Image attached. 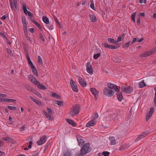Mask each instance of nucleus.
Listing matches in <instances>:
<instances>
[{
  "mask_svg": "<svg viewBox=\"0 0 156 156\" xmlns=\"http://www.w3.org/2000/svg\"><path fill=\"white\" fill-rule=\"evenodd\" d=\"M90 144L89 143H87L84 144L81 149L80 152L76 154V156H83L87 153L90 151Z\"/></svg>",
  "mask_w": 156,
  "mask_h": 156,
  "instance_id": "1",
  "label": "nucleus"
},
{
  "mask_svg": "<svg viewBox=\"0 0 156 156\" xmlns=\"http://www.w3.org/2000/svg\"><path fill=\"white\" fill-rule=\"evenodd\" d=\"M80 108V107L79 105H73L70 109L69 114L73 117L77 115L79 112Z\"/></svg>",
  "mask_w": 156,
  "mask_h": 156,
  "instance_id": "2",
  "label": "nucleus"
},
{
  "mask_svg": "<svg viewBox=\"0 0 156 156\" xmlns=\"http://www.w3.org/2000/svg\"><path fill=\"white\" fill-rule=\"evenodd\" d=\"M156 52V46L150 51H145L144 53L139 55V57L141 58L147 57L154 54Z\"/></svg>",
  "mask_w": 156,
  "mask_h": 156,
  "instance_id": "3",
  "label": "nucleus"
},
{
  "mask_svg": "<svg viewBox=\"0 0 156 156\" xmlns=\"http://www.w3.org/2000/svg\"><path fill=\"white\" fill-rule=\"evenodd\" d=\"M103 93L106 96L111 97L114 95L115 91L113 90L105 88L103 90Z\"/></svg>",
  "mask_w": 156,
  "mask_h": 156,
  "instance_id": "4",
  "label": "nucleus"
},
{
  "mask_svg": "<svg viewBox=\"0 0 156 156\" xmlns=\"http://www.w3.org/2000/svg\"><path fill=\"white\" fill-rule=\"evenodd\" d=\"M121 89L123 92L127 94L131 93L133 91V88L129 86H122L121 87Z\"/></svg>",
  "mask_w": 156,
  "mask_h": 156,
  "instance_id": "5",
  "label": "nucleus"
},
{
  "mask_svg": "<svg viewBox=\"0 0 156 156\" xmlns=\"http://www.w3.org/2000/svg\"><path fill=\"white\" fill-rule=\"evenodd\" d=\"M107 86L110 89H114L116 92H119V89L118 88L116 85L112 83H108Z\"/></svg>",
  "mask_w": 156,
  "mask_h": 156,
  "instance_id": "6",
  "label": "nucleus"
},
{
  "mask_svg": "<svg viewBox=\"0 0 156 156\" xmlns=\"http://www.w3.org/2000/svg\"><path fill=\"white\" fill-rule=\"evenodd\" d=\"M86 69L87 73L90 74L92 75L93 73V70L92 67L90 62L87 63L86 66Z\"/></svg>",
  "mask_w": 156,
  "mask_h": 156,
  "instance_id": "7",
  "label": "nucleus"
},
{
  "mask_svg": "<svg viewBox=\"0 0 156 156\" xmlns=\"http://www.w3.org/2000/svg\"><path fill=\"white\" fill-rule=\"evenodd\" d=\"M70 84L73 90L74 91L77 92L78 91L77 85L73 80H71Z\"/></svg>",
  "mask_w": 156,
  "mask_h": 156,
  "instance_id": "8",
  "label": "nucleus"
},
{
  "mask_svg": "<svg viewBox=\"0 0 156 156\" xmlns=\"http://www.w3.org/2000/svg\"><path fill=\"white\" fill-rule=\"evenodd\" d=\"M108 120L111 122H113L117 118V114L116 113L111 114L108 115Z\"/></svg>",
  "mask_w": 156,
  "mask_h": 156,
  "instance_id": "9",
  "label": "nucleus"
},
{
  "mask_svg": "<svg viewBox=\"0 0 156 156\" xmlns=\"http://www.w3.org/2000/svg\"><path fill=\"white\" fill-rule=\"evenodd\" d=\"M10 3V7L12 9H17V5L16 0H9Z\"/></svg>",
  "mask_w": 156,
  "mask_h": 156,
  "instance_id": "10",
  "label": "nucleus"
},
{
  "mask_svg": "<svg viewBox=\"0 0 156 156\" xmlns=\"http://www.w3.org/2000/svg\"><path fill=\"white\" fill-rule=\"evenodd\" d=\"M22 21L24 32H26L27 33V21L25 17H22Z\"/></svg>",
  "mask_w": 156,
  "mask_h": 156,
  "instance_id": "11",
  "label": "nucleus"
},
{
  "mask_svg": "<svg viewBox=\"0 0 156 156\" xmlns=\"http://www.w3.org/2000/svg\"><path fill=\"white\" fill-rule=\"evenodd\" d=\"M25 51L26 53V55L27 57V59L28 64L30 66V67H31L34 66L33 65L32 62L30 59V57L29 56L27 50L25 49Z\"/></svg>",
  "mask_w": 156,
  "mask_h": 156,
  "instance_id": "12",
  "label": "nucleus"
},
{
  "mask_svg": "<svg viewBox=\"0 0 156 156\" xmlns=\"http://www.w3.org/2000/svg\"><path fill=\"white\" fill-rule=\"evenodd\" d=\"M46 139L47 138L45 136L41 137L40 139L37 141V144L40 145L43 144L46 142Z\"/></svg>",
  "mask_w": 156,
  "mask_h": 156,
  "instance_id": "13",
  "label": "nucleus"
},
{
  "mask_svg": "<svg viewBox=\"0 0 156 156\" xmlns=\"http://www.w3.org/2000/svg\"><path fill=\"white\" fill-rule=\"evenodd\" d=\"M77 140L78 142V145L80 147L82 146L84 144V142L82 137L79 136L77 137Z\"/></svg>",
  "mask_w": 156,
  "mask_h": 156,
  "instance_id": "14",
  "label": "nucleus"
},
{
  "mask_svg": "<svg viewBox=\"0 0 156 156\" xmlns=\"http://www.w3.org/2000/svg\"><path fill=\"white\" fill-rule=\"evenodd\" d=\"M90 91L91 93L94 95L95 98L96 99L98 95V92L95 88H91L90 89Z\"/></svg>",
  "mask_w": 156,
  "mask_h": 156,
  "instance_id": "15",
  "label": "nucleus"
},
{
  "mask_svg": "<svg viewBox=\"0 0 156 156\" xmlns=\"http://www.w3.org/2000/svg\"><path fill=\"white\" fill-rule=\"evenodd\" d=\"M43 112L46 117L49 120H52L54 119V117L48 113L45 110H43Z\"/></svg>",
  "mask_w": 156,
  "mask_h": 156,
  "instance_id": "16",
  "label": "nucleus"
},
{
  "mask_svg": "<svg viewBox=\"0 0 156 156\" xmlns=\"http://www.w3.org/2000/svg\"><path fill=\"white\" fill-rule=\"evenodd\" d=\"M78 81L82 87H85L86 86L87 83L86 81L81 78H79Z\"/></svg>",
  "mask_w": 156,
  "mask_h": 156,
  "instance_id": "17",
  "label": "nucleus"
},
{
  "mask_svg": "<svg viewBox=\"0 0 156 156\" xmlns=\"http://www.w3.org/2000/svg\"><path fill=\"white\" fill-rule=\"evenodd\" d=\"M96 124V121L92 119L87 123L86 126L87 127H89L93 126L95 125Z\"/></svg>",
  "mask_w": 156,
  "mask_h": 156,
  "instance_id": "18",
  "label": "nucleus"
},
{
  "mask_svg": "<svg viewBox=\"0 0 156 156\" xmlns=\"http://www.w3.org/2000/svg\"><path fill=\"white\" fill-rule=\"evenodd\" d=\"M66 121L69 123V124L75 127L76 126L77 124L73 120L69 119H66Z\"/></svg>",
  "mask_w": 156,
  "mask_h": 156,
  "instance_id": "19",
  "label": "nucleus"
},
{
  "mask_svg": "<svg viewBox=\"0 0 156 156\" xmlns=\"http://www.w3.org/2000/svg\"><path fill=\"white\" fill-rule=\"evenodd\" d=\"M21 8L23 11L25 13L27 11H28L27 9V5L25 2H23L21 4Z\"/></svg>",
  "mask_w": 156,
  "mask_h": 156,
  "instance_id": "20",
  "label": "nucleus"
},
{
  "mask_svg": "<svg viewBox=\"0 0 156 156\" xmlns=\"http://www.w3.org/2000/svg\"><path fill=\"white\" fill-rule=\"evenodd\" d=\"M31 82L35 85L40 84L39 82L34 77H31L30 78Z\"/></svg>",
  "mask_w": 156,
  "mask_h": 156,
  "instance_id": "21",
  "label": "nucleus"
},
{
  "mask_svg": "<svg viewBox=\"0 0 156 156\" xmlns=\"http://www.w3.org/2000/svg\"><path fill=\"white\" fill-rule=\"evenodd\" d=\"M109 140L110 141L111 145H115L116 144V140L114 137H111L109 138Z\"/></svg>",
  "mask_w": 156,
  "mask_h": 156,
  "instance_id": "22",
  "label": "nucleus"
},
{
  "mask_svg": "<svg viewBox=\"0 0 156 156\" xmlns=\"http://www.w3.org/2000/svg\"><path fill=\"white\" fill-rule=\"evenodd\" d=\"M31 68L32 70L33 73L36 76H38V74L37 71V69L35 67V66H34Z\"/></svg>",
  "mask_w": 156,
  "mask_h": 156,
  "instance_id": "23",
  "label": "nucleus"
},
{
  "mask_svg": "<svg viewBox=\"0 0 156 156\" xmlns=\"http://www.w3.org/2000/svg\"><path fill=\"white\" fill-rule=\"evenodd\" d=\"M98 117V113L96 112H95L91 116L92 119L96 121Z\"/></svg>",
  "mask_w": 156,
  "mask_h": 156,
  "instance_id": "24",
  "label": "nucleus"
},
{
  "mask_svg": "<svg viewBox=\"0 0 156 156\" xmlns=\"http://www.w3.org/2000/svg\"><path fill=\"white\" fill-rule=\"evenodd\" d=\"M42 20L46 24H49V20L46 16H43L42 17Z\"/></svg>",
  "mask_w": 156,
  "mask_h": 156,
  "instance_id": "25",
  "label": "nucleus"
},
{
  "mask_svg": "<svg viewBox=\"0 0 156 156\" xmlns=\"http://www.w3.org/2000/svg\"><path fill=\"white\" fill-rule=\"evenodd\" d=\"M139 87L141 88H143L146 86V85L144 82V80H142L139 83Z\"/></svg>",
  "mask_w": 156,
  "mask_h": 156,
  "instance_id": "26",
  "label": "nucleus"
},
{
  "mask_svg": "<svg viewBox=\"0 0 156 156\" xmlns=\"http://www.w3.org/2000/svg\"><path fill=\"white\" fill-rule=\"evenodd\" d=\"M90 20L92 22H94L96 20V16L94 15H90Z\"/></svg>",
  "mask_w": 156,
  "mask_h": 156,
  "instance_id": "27",
  "label": "nucleus"
},
{
  "mask_svg": "<svg viewBox=\"0 0 156 156\" xmlns=\"http://www.w3.org/2000/svg\"><path fill=\"white\" fill-rule=\"evenodd\" d=\"M2 139L4 141H7V142H10L12 141V139L8 137H2Z\"/></svg>",
  "mask_w": 156,
  "mask_h": 156,
  "instance_id": "28",
  "label": "nucleus"
},
{
  "mask_svg": "<svg viewBox=\"0 0 156 156\" xmlns=\"http://www.w3.org/2000/svg\"><path fill=\"white\" fill-rule=\"evenodd\" d=\"M117 98L119 101H122L123 99L122 95L121 93H119L117 94Z\"/></svg>",
  "mask_w": 156,
  "mask_h": 156,
  "instance_id": "29",
  "label": "nucleus"
},
{
  "mask_svg": "<svg viewBox=\"0 0 156 156\" xmlns=\"http://www.w3.org/2000/svg\"><path fill=\"white\" fill-rule=\"evenodd\" d=\"M148 133H148V131H145L143 132L140 135L143 138L147 136L148 135Z\"/></svg>",
  "mask_w": 156,
  "mask_h": 156,
  "instance_id": "30",
  "label": "nucleus"
},
{
  "mask_svg": "<svg viewBox=\"0 0 156 156\" xmlns=\"http://www.w3.org/2000/svg\"><path fill=\"white\" fill-rule=\"evenodd\" d=\"M108 41L111 43L114 44H116V41L114 39L111 38H108Z\"/></svg>",
  "mask_w": 156,
  "mask_h": 156,
  "instance_id": "31",
  "label": "nucleus"
},
{
  "mask_svg": "<svg viewBox=\"0 0 156 156\" xmlns=\"http://www.w3.org/2000/svg\"><path fill=\"white\" fill-rule=\"evenodd\" d=\"M55 104L60 106H62L63 104V103L62 101L56 100L55 101Z\"/></svg>",
  "mask_w": 156,
  "mask_h": 156,
  "instance_id": "32",
  "label": "nucleus"
},
{
  "mask_svg": "<svg viewBox=\"0 0 156 156\" xmlns=\"http://www.w3.org/2000/svg\"><path fill=\"white\" fill-rule=\"evenodd\" d=\"M152 115L151 114H150V113H148L147 112L146 117V121H147L150 119Z\"/></svg>",
  "mask_w": 156,
  "mask_h": 156,
  "instance_id": "33",
  "label": "nucleus"
},
{
  "mask_svg": "<svg viewBox=\"0 0 156 156\" xmlns=\"http://www.w3.org/2000/svg\"><path fill=\"white\" fill-rule=\"evenodd\" d=\"M15 101L14 99L5 98H4V101L7 102H13Z\"/></svg>",
  "mask_w": 156,
  "mask_h": 156,
  "instance_id": "34",
  "label": "nucleus"
},
{
  "mask_svg": "<svg viewBox=\"0 0 156 156\" xmlns=\"http://www.w3.org/2000/svg\"><path fill=\"white\" fill-rule=\"evenodd\" d=\"M34 23L36 25L39 29H41L42 27L36 21H34Z\"/></svg>",
  "mask_w": 156,
  "mask_h": 156,
  "instance_id": "35",
  "label": "nucleus"
},
{
  "mask_svg": "<svg viewBox=\"0 0 156 156\" xmlns=\"http://www.w3.org/2000/svg\"><path fill=\"white\" fill-rule=\"evenodd\" d=\"M131 43V41H129L126 43L124 45H123V48H127L129 46V44Z\"/></svg>",
  "mask_w": 156,
  "mask_h": 156,
  "instance_id": "36",
  "label": "nucleus"
},
{
  "mask_svg": "<svg viewBox=\"0 0 156 156\" xmlns=\"http://www.w3.org/2000/svg\"><path fill=\"white\" fill-rule=\"evenodd\" d=\"M38 84L39 87L40 89H43L45 90L47 89L46 87L45 86L43 85L42 84H40H40Z\"/></svg>",
  "mask_w": 156,
  "mask_h": 156,
  "instance_id": "37",
  "label": "nucleus"
},
{
  "mask_svg": "<svg viewBox=\"0 0 156 156\" xmlns=\"http://www.w3.org/2000/svg\"><path fill=\"white\" fill-rule=\"evenodd\" d=\"M47 110L48 112V113H49L51 115H52L53 114L54 112L51 108L48 107L47 108Z\"/></svg>",
  "mask_w": 156,
  "mask_h": 156,
  "instance_id": "38",
  "label": "nucleus"
},
{
  "mask_svg": "<svg viewBox=\"0 0 156 156\" xmlns=\"http://www.w3.org/2000/svg\"><path fill=\"white\" fill-rule=\"evenodd\" d=\"M136 13L135 12L133 14H132L131 17V19L134 22H135V18L136 16Z\"/></svg>",
  "mask_w": 156,
  "mask_h": 156,
  "instance_id": "39",
  "label": "nucleus"
},
{
  "mask_svg": "<svg viewBox=\"0 0 156 156\" xmlns=\"http://www.w3.org/2000/svg\"><path fill=\"white\" fill-rule=\"evenodd\" d=\"M101 54L100 53H98L97 54L94 55V58L95 59H97V58L100 56Z\"/></svg>",
  "mask_w": 156,
  "mask_h": 156,
  "instance_id": "40",
  "label": "nucleus"
},
{
  "mask_svg": "<svg viewBox=\"0 0 156 156\" xmlns=\"http://www.w3.org/2000/svg\"><path fill=\"white\" fill-rule=\"evenodd\" d=\"M51 96L52 97H56L57 98H60L58 94L55 93H53L51 94Z\"/></svg>",
  "mask_w": 156,
  "mask_h": 156,
  "instance_id": "41",
  "label": "nucleus"
},
{
  "mask_svg": "<svg viewBox=\"0 0 156 156\" xmlns=\"http://www.w3.org/2000/svg\"><path fill=\"white\" fill-rule=\"evenodd\" d=\"M26 15H28L29 16L31 17L33 16L32 14L29 11H27L25 13H24Z\"/></svg>",
  "mask_w": 156,
  "mask_h": 156,
  "instance_id": "42",
  "label": "nucleus"
},
{
  "mask_svg": "<svg viewBox=\"0 0 156 156\" xmlns=\"http://www.w3.org/2000/svg\"><path fill=\"white\" fill-rule=\"evenodd\" d=\"M154 90L155 91V96L154 98V105H156V87H154Z\"/></svg>",
  "mask_w": 156,
  "mask_h": 156,
  "instance_id": "43",
  "label": "nucleus"
},
{
  "mask_svg": "<svg viewBox=\"0 0 156 156\" xmlns=\"http://www.w3.org/2000/svg\"><path fill=\"white\" fill-rule=\"evenodd\" d=\"M38 62L39 63H41V64H42V59L40 56H38Z\"/></svg>",
  "mask_w": 156,
  "mask_h": 156,
  "instance_id": "44",
  "label": "nucleus"
},
{
  "mask_svg": "<svg viewBox=\"0 0 156 156\" xmlns=\"http://www.w3.org/2000/svg\"><path fill=\"white\" fill-rule=\"evenodd\" d=\"M118 48V47L117 46L110 45L109 49H117V48Z\"/></svg>",
  "mask_w": 156,
  "mask_h": 156,
  "instance_id": "45",
  "label": "nucleus"
},
{
  "mask_svg": "<svg viewBox=\"0 0 156 156\" xmlns=\"http://www.w3.org/2000/svg\"><path fill=\"white\" fill-rule=\"evenodd\" d=\"M123 39L121 36H119L118 38L117 41H116L117 43L119 41H122Z\"/></svg>",
  "mask_w": 156,
  "mask_h": 156,
  "instance_id": "46",
  "label": "nucleus"
},
{
  "mask_svg": "<svg viewBox=\"0 0 156 156\" xmlns=\"http://www.w3.org/2000/svg\"><path fill=\"white\" fill-rule=\"evenodd\" d=\"M48 28L50 30H52L54 28L53 25L51 24H48Z\"/></svg>",
  "mask_w": 156,
  "mask_h": 156,
  "instance_id": "47",
  "label": "nucleus"
},
{
  "mask_svg": "<svg viewBox=\"0 0 156 156\" xmlns=\"http://www.w3.org/2000/svg\"><path fill=\"white\" fill-rule=\"evenodd\" d=\"M24 34L25 35V36H26V39L28 41H31V39L28 36L27 32L24 33Z\"/></svg>",
  "mask_w": 156,
  "mask_h": 156,
  "instance_id": "48",
  "label": "nucleus"
},
{
  "mask_svg": "<svg viewBox=\"0 0 156 156\" xmlns=\"http://www.w3.org/2000/svg\"><path fill=\"white\" fill-rule=\"evenodd\" d=\"M8 108L9 109L11 110H15L16 109V107H12L10 106H8Z\"/></svg>",
  "mask_w": 156,
  "mask_h": 156,
  "instance_id": "49",
  "label": "nucleus"
},
{
  "mask_svg": "<svg viewBox=\"0 0 156 156\" xmlns=\"http://www.w3.org/2000/svg\"><path fill=\"white\" fill-rule=\"evenodd\" d=\"M154 112V108H151L150 110L148 112H147L148 113H150V114H151L152 115V114Z\"/></svg>",
  "mask_w": 156,
  "mask_h": 156,
  "instance_id": "50",
  "label": "nucleus"
},
{
  "mask_svg": "<svg viewBox=\"0 0 156 156\" xmlns=\"http://www.w3.org/2000/svg\"><path fill=\"white\" fill-rule=\"evenodd\" d=\"M39 37L41 39V40L43 41H45V39L44 37L41 34H39Z\"/></svg>",
  "mask_w": 156,
  "mask_h": 156,
  "instance_id": "51",
  "label": "nucleus"
},
{
  "mask_svg": "<svg viewBox=\"0 0 156 156\" xmlns=\"http://www.w3.org/2000/svg\"><path fill=\"white\" fill-rule=\"evenodd\" d=\"M142 139H143V138H142V136L140 135L138 136V137H137V138L135 139V141H138L140 140H141Z\"/></svg>",
  "mask_w": 156,
  "mask_h": 156,
  "instance_id": "52",
  "label": "nucleus"
},
{
  "mask_svg": "<svg viewBox=\"0 0 156 156\" xmlns=\"http://www.w3.org/2000/svg\"><path fill=\"white\" fill-rule=\"evenodd\" d=\"M102 153L103 155H104L105 156H108L109 154H110L109 152L107 151H104Z\"/></svg>",
  "mask_w": 156,
  "mask_h": 156,
  "instance_id": "53",
  "label": "nucleus"
},
{
  "mask_svg": "<svg viewBox=\"0 0 156 156\" xmlns=\"http://www.w3.org/2000/svg\"><path fill=\"white\" fill-rule=\"evenodd\" d=\"M103 45L105 48H109L110 45L108 44L105 43L103 44Z\"/></svg>",
  "mask_w": 156,
  "mask_h": 156,
  "instance_id": "54",
  "label": "nucleus"
},
{
  "mask_svg": "<svg viewBox=\"0 0 156 156\" xmlns=\"http://www.w3.org/2000/svg\"><path fill=\"white\" fill-rule=\"evenodd\" d=\"M26 125L25 124L23 125L21 127V128H20V131H24L25 129L26 128Z\"/></svg>",
  "mask_w": 156,
  "mask_h": 156,
  "instance_id": "55",
  "label": "nucleus"
},
{
  "mask_svg": "<svg viewBox=\"0 0 156 156\" xmlns=\"http://www.w3.org/2000/svg\"><path fill=\"white\" fill-rule=\"evenodd\" d=\"M90 8L93 10H94V4L93 1L91 2V4L90 5Z\"/></svg>",
  "mask_w": 156,
  "mask_h": 156,
  "instance_id": "56",
  "label": "nucleus"
},
{
  "mask_svg": "<svg viewBox=\"0 0 156 156\" xmlns=\"http://www.w3.org/2000/svg\"><path fill=\"white\" fill-rule=\"evenodd\" d=\"M136 41H137V39L136 38H135V37H134V38H133V40H132V41L131 42V44H133V43H134L135 42H136Z\"/></svg>",
  "mask_w": 156,
  "mask_h": 156,
  "instance_id": "57",
  "label": "nucleus"
},
{
  "mask_svg": "<svg viewBox=\"0 0 156 156\" xmlns=\"http://www.w3.org/2000/svg\"><path fill=\"white\" fill-rule=\"evenodd\" d=\"M35 103L37 105H40L41 104V102L40 101H39L38 100H36L35 102Z\"/></svg>",
  "mask_w": 156,
  "mask_h": 156,
  "instance_id": "58",
  "label": "nucleus"
},
{
  "mask_svg": "<svg viewBox=\"0 0 156 156\" xmlns=\"http://www.w3.org/2000/svg\"><path fill=\"white\" fill-rule=\"evenodd\" d=\"M64 156H70V153L69 152H66L64 154Z\"/></svg>",
  "mask_w": 156,
  "mask_h": 156,
  "instance_id": "59",
  "label": "nucleus"
},
{
  "mask_svg": "<svg viewBox=\"0 0 156 156\" xmlns=\"http://www.w3.org/2000/svg\"><path fill=\"white\" fill-rule=\"evenodd\" d=\"M7 50L8 53H9L11 56H12V51H11V50L9 48H7Z\"/></svg>",
  "mask_w": 156,
  "mask_h": 156,
  "instance_id": "60",
  "label": "nucleus"
},
{
  "mask_svg": "<svg viewBox=\"0 0 156 156\" xmlns=\"http://www.w3.org/2000/svg\"><path fill=\"white\" fill-rule=\"evenodd\" d=\"M33 144V142L32 141H30L29 143V144L28 146V148H31L32 145Z\"/></svg>",
  "mask_w": 156,
  "mask_h": 156,
  "instance_id": "61",
  "label": "nucleus"
},
{
  "mask_svg": "<svg viewBox=\"0 0 156 156\" xmlns=\"http://www.w3.org/2000/svg\"><path fill=\"white\" fill-rule=\"evenodd\" d=\"M0 36H2V37H3L4 38L6 39V40H8L7 37H6V35L5 34L2 33V34H1Z\"/></svg>",
  "mask_w": 156,
  "mask_h": 156,
  "instance_id": "62",
  "label": "nucleus"
},
{
  "mask_svg": "<svg viewBox=\"0 0 156 156\" xmlns=\"http://www.w3.org/2000/svg\"><path fill=\"white\" fill-rule=\"evenodd\" d=\"M29 31L31 33H34V30L33 28H30L29 29Z\"/></svg>",
  "mask_w": 156,
  "mask_h": 156,
  "instance_id": "63",
  "label": "nucleus"
},
{
  "mask_svg": "<svg viewBox=\"0 0 156 156\" xmlns=\"http://www.w3.org/2000/svg\"><path fill=\"white\" fill-rule=\"evenodd\" d=\"M39 155L38 153H34L32 154V156H38Z\"/></svg>",
  "mask_w": 156,
  "mask_h": 156,
  "instance_id": "64",
  "label": "nucleus"
}]
</instances>
